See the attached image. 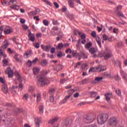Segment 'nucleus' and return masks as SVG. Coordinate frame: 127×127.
<instances>
[{
    "label": "nucleus",
    "instance_id": "nucleus-60",
    "mask_svg": "<svg viewBox=\"0 0 127 127\" xmlns=\"http://www.w3.org/2000/svg\"><path fill=\"white\" fill-rule=\"evenodd\" d=\"M36 36L37 38H39V37H41L42 36V34H41V33H38L36 35Z\"/></svg>",
    "mask_w": 127,
    "mask_h": 127
},
{
    "label": "nucleus",
    "instance_id": "nucleus-3",
    "mask_svg": "<svg viewBox=\"0 0 127 127\" xmlns=\"http://www.w3.org/2000/svg\"><path fill=\"white\" fill-rule=\"evenodd\" d=\"M15 75L16 81H18L20 82L19 84L18 90L21 91H22V89H23V84L21 83V82H22V78L20 77V74H19L18 72H16Z\"/></svg>",
    "mask_w": 127,
    "mask_h": 127
},
{
    "label": "nucleus",
    "instance_id": "nucleus-53",
    "mask_svg": "<svg viewBox=\"0 0 127 127\" xmlns=\"http://www.w3.org/2000/svg\"><path fill=\"white\" fill-rule=\"evenodd\" d=\"M34 47H35V48H39V47H40V45L39 44V43H37L36 44H34Z\"/></svg>",
    "mask_w": 127,
    "mask_h": 127
},
{
    "label": "nucleus",
    "instance_id": "nucleus-14",
    "mask_svg": "<svg viewBox=\"0 0 127 127\" xmlns=\"http://www.w3.org/2000/svg\"><path fill=\"white\" fill-rule=\"evenodd\" d=\"M57 122H58V118H54L51 119L48 121V124H49L50 125H54V124H55V123H57Z\"/></svg>",
    "mask_w": 127,
    "mask_h": 127
},
{
    "label": "nucleus",
    "instance_id": "nucleus-57",
    "mask_svg": "<svg viewBox=\"0 0 127 127\" xmlns=\"http://www.w3.org/2000/svg\"><path fill=\"white\" fill-rule=\"evenodd\" d=\"M37 60H38V58H35V59L33 60L32 61V63L33 64H36V62L37 61Z\"/></svg>",
    "mask_w": 127,
    "mask_h": 127
},
{
    "label": "nucleus",
    "instance_id": "nucleus-16",
    "mask_svg": "<svg viewBox=\"0 0 127 127\" xmlns=\"http://www.w3.org/2000/svg\"><path fill=\"white\" fill-rule=\"evenodd\" d=\"M70 97L71 95L65 96L64 98L61 102V104H66Z\"/></svg>",
    "mask_w": 127,
    "mask_h": 127
},
{
    "label": "nucleus",
    "instance_id": "nucleus-54",
    "mask_svg": "<svg viewBox=\"0 0 127 127\" xmlns=\"http://www.w3.org/2000/svg\"><path fill=\"white\" fill-rule=\"evenodd\" d=\"M116 92L117 95L119 96H122V92H121L120 90H116Z\"/></svg>",
    "mask_w": 127,
    "mask_h": 127
},
{
    "label": "nucleus",
    "instance_id": "nucleus-2",
    "mask_svg": "<svg viewBox=\"0 0 127 127\" xmlns=\"http://www.w3.org/2000/svg\"><path fill=\"white\" fill-rule=\"evenodd\" d=\"M108 120V116L106 115H100L97 117V123L98 125H104Z\"/></svg>",
    "mask_w": 127,
    "mask_h": 127
},
{
    "label": "nucleus",
    "instance_id": "nucleus-21",
    "mask_svg": "<svg viewBox=\"0 0 127 127\" xmlns=\"http://www.w3.org/2000/svg\"><path fill=\"white\" fill-rule=\"evenodd\" d=\"M96 69L97 70H100L99 72H102V71H105L106 66L99 65L98 67L96 68Z\"/></svg>",
    "mask_w": 127,
    "mask_h": 127
},
{
    "label": "nucleus",
    "instance_id": "nucleus-4",
    "mask_svg": "<svg viewBox=\"0 0 127 127\" xmlns=\"http://www.w3.org/2000/svg\"><path fill=\"white\" fill-rule=\"evenodd\" d=\"M98 56L99 57H104V59L105 60H107V59H109V58H111L112 56H113V55H112V53L111 52H99Z\"/></svg>",
    "mask_w": 127,
    "mask_h": 127
},
{
    "label": "nucleus",
    "instance_id": "nucleus-7",
    "mask_svg": "<svg viewBox=\"0 0 127 127\" xmlns=\"http://www.w3.org/2000/svg\"><path fill=\"white\" fill-rule=\"evenodd\" d=\"M108 125H110V126H116L117 125V119L116 117L111 118L108 122Z\"/></svg>",
    "mask_w": 127,
    "mask_h": 127
},
{
    "label": "nucleus",
    "instance_id": "nucleus-50",
    "mask_svg": "<svg viewBox=\"0 0 127 127\" xmlns=\"http://www.w3.org/2000/svg\"><path fill=\"white\" fill-rule=\"evenodd\" d=\"M8 63V61L6 59H4L2 60V63H3L4 64H7Z\"/></svg>",
    "mask_w": 127,
    "mask_h": 127
},
{
    "label": "nucleus",
    "instance_id": "nucleus-62",
    "mask_svg": "<svg viewBox=\"0 0 127 127\" xmlns=\"http://www.w3.org/2000/svg\"><path fill=\"white\" fill-rule=\"evenodd\" d=\"M103 38L105 41L108 40V36L107 35H103Z\"/></svg>",
    "mask_w": 127,
    "mask_h": 127
},
{
    "label": "nucleus",
    "instance_id": "nucleus-19",
    "mask_svg": "<svg viewBox=\"0 0 127 127\" xmlns=\"http://www.w3.org/2000/svg\"><path fill=\"white\" fill-rule=\"evenodd\" d=\"M89 52L90 54H95L97 52V49L95 48L92 47L89 49Z\"/></svg>",
    "mask_w": 127,
    "mask_h": 127
},
{
    "label": "nucleus",
    "instance_id": "nucleus-32",
    "mask_svg": "<svg viewBox=\"0 0 127 127\" xmlns=\"http://www.w3.org/2000/svg\"><path fill=\"white\" fill-rule=\"evenodd\" d=\"M68 121L67 120H64L63 121V123H62V126L63 127H66L68 126Z\"/></svg>",
    "mask_w": 127,
    "mask_h": 127
},
{
    "label": "nucleus",
    "instance_id": "nucleus-15",
    "mask_svg": "<svg viewBox=\"0 0 127 127\" xmlns=\"http://www.w3.org/2000/svg\"><path fill=\"white\" fill-rule=\"evenodd\" d=\"M3 44L1 46V48H3V49H6L8 47V45H9V43L8 42V41L5 40Z\"/></svg>",
    "mask_w": 127,
    "mask_h": 127
},
{
    "label": "nucleus",
    "instance_id": "nucleus-42",
    "mask_svg": "<svg viewBox=\"0 0 127 127\" xmlns=\"http://www.w3.org/2000/svg\"><path fill=\"white\" fill-rule=\"evenodd\" d=\"M55 92V88H51L50 89L49 92L51 95H52L53 94H54Z\"/></svg>",
    "mask_w": 127,
    "mask_h": 127
},
{
    "label": "nucleus",
    "instance_id": "nucleus-45",
    "mask_svg": "<svg viewBox=\"0 0 127 127\" xmlns=\"http://www.w3.org/2000/svg\"><path fill=\"white\" fill-rule=\"evenodd\" d=\"M29 15H36L35 11H32L29 13Z\"/></svg>",
    "mask_w": 127,
    "mask_h": 127
},
{
    "label": "nucleus",
    "instance_id": "nucleus-25",
    "mask_svg": "<svg viewBox=\"0 0 127 127\" xmlns=\"http://www.w3.org/2000/svg\"><path fill=\"white\" fill-rule=\"evenodd\" d=\"M33 71L34 75H37V73H39V71H40V69L38 67H34L33 69Z\"/></svg>",
    "mask_w": 127,
    "mask_h": 127
},
{
    "label": "nucleus",
    "instance_id": "nucleus-30",
    "mask_svg": "<svg viewBox=\"0 0 127 127\" xmlns=\"http://www.w3.org/2000/svg\"><path fill=\"white\" fill-rule=\"evenodd\" d=\"M96 42L100 47H102V44L101 43V39L100 37H96Z\"/></svg>",
    "mask_w": 127,
    "mask_h": 127
},
{
    "label": "nucleus",
    "instance_id": "nucleus-37",
    "mask_svg": "<svg viewBox=\"0 0 127 127\" xmlns=\"http://www.w3.org/2000/svg\"><path fill=\"white\" fill-rule=\"evenodd\" d=\"M115 64H116V65H118L119 67H120V68H122V66H121V65H122V63H121V62H120V61H116L115 62Z\"/></svg>",
    "mask_w": 127,
    "mask_h": 127
},
{
    "label": "nucleus",
    "instance_id": "nucleus-48",
    "mask_svg": "<svg viewBox=\"0 0 127 127\" xmlns=\"http://www.w3.org/2000/svg\"><path fill=\"white\" fill-rule=\"evenodd\" d=\"M53 21V24H54V25H57V24H58V22L57 21V20L53 19L52 20Z\"/></svg>",
    "mask_w": 127,
    "mask_h": 127
},
{
    "label": "nucleus",
    "instance_id": "nucleus-26",
    "mask_svg": "<svg viewBox=\"0 0 127 127\" xmlns=\"http://www.w3.org/2000/svg\"><path fill=\"white\" fill-rule=\"evenodd\" d=\"M68 2L70 7L73 8L75 6L74 5V0H68Z\"/></svg>",
    "mask_w": 127,
    "mask_h": 127
},
{
    "label": "nucleus",
    "instance_id": "nucleus-52",
    "mask_svg": "<svg viewBox=\"0 0 127 127\" xmlns=\"http://www.w3.org/2000/svg\"><path fill=\"white\" fill-rule=\"evenodd\" d=\"M54 4L56 8H59V4L57 2H54Z\"/></svg>",
    "mask_w": 127,
    "mask_h": 127
},
{
    "label": "nucleus",
    "instance_id": "nucleus-51",
    "mask_svg": "<svg viewBox=\"0 0 127 127\" xmlns=\"http://www.w3.org/2000/svg\"><path fill=\"white\" fill-rule=\"evenodd\" d=\"M123 8V6L119 5L117 7V10L118 12L120 11V10H121V9Z\"/></svg>",
    "mask_w": 127,
    "mask_h": 127
},
{
    "label": "nucleus",
    "instance_id": "nucleus-12",
    "mask_svg": "<svg viewBox=\"0 0 127 127\" xmlns=\"http://www.w3.org/2000/svg\"><path fill=\"white\" fill-rule=\"evenodd\" d=\"M28 36L31 41L34 42V41L35 40V36H34V34L31 33V32H29Z\"/></svg>",
    "mask_w": 127,
    "mask_h": 127
},
{
    "label": "nucleus",
    "instance_id": "nucleus-13",
    "mask_svg": "<svg viewBox=\"0 0 127 127\" xmlns=\"http://www.w3.org/2000/svg\"><path fill=\"white\" fill-rule=\"evenodd\" d=\"M32 50H28L25 52L24 55L26 58H29V57H30L31 55H32Z\"/></svg>",
    "mask_w": 127,
    "mask_h": 127
},
{
    "label": "nucleus",
    "instance_id": "nucleus-40",
    "mask_svg": "<svg viewBox=\"0 0 127 127\" xmlns=\"http://www.w3.org/2000/svg\"><path fill=\"white\" fill-rule=\"evenodd\" d=\"M74 92H75V90L74 89H71L70 90L67 91V94H69V95H70V96H72Z\"/></svg>",
    "mask_w": 127,
    "mask_h": 127
},
{
    "label": "nucleus",
    "instance_id": "nucleus-36",
    "mask_svg": "<svg viewBox=\"0 0 127 127\" xmlns=\"http://www.w3.org/2000/svg\"><path fill=\"white\" fill-rule=\"evenodd\" d=\"M63 47H64V45L62 43L59 44L57 46L58 49H59V50L62 49Z\"/></svg>",
    "mask_w": 127,
    "mask_h": 127
},
{
    "label": "nucleus",
    "instance_id": "nucleus-8",
    "mask_svg": "<svg viewBox=\"0 0 127 127\" xmlns=\"http://www.w3.org/2000/svg\"><path fill=\"white\" fill-rule=\"evenodd\" d=\"M16 3V0H4L3 2H2L3 5H9L10 3Z\"/></svg>",
    "mask_w": 127,
    "mask_h": 127
},
{
    "label": "nucleus",
    "instance_id": "nucleus-11",
    "mask_svg": "<svg viewBox=\"0 0 127 127\" xmlns=\"http://www.w3.org/2000/svg\"><path fill=\"white\" fill-rule=\"evenodd\" d=\"M2 91L5 94H7L8 93V88L7 87V85L6 84L4 83L2 86Z\"/></svg>",
    "mask_w": 127,
    "mask_h": 127
},
{
    "label": "nucleus",
    "instance_id": "nucleus-61",
    "mask_svg": "<svg viewBox=\"0 0 127 127\" xmlns=\"http://www.w3.org/2000/svg\"><path fill=\"white\" fill-rule=\"evenodd\" d=\"M23 99H25V100H27L28 99V94H25L23 96Z\"/></svg>",
    "mask_w": 127,
    "mask_h": 127
},
{
    "label": "nucleus",
    "instance_id": "nucleus-46",
    "mask_svg": "<svg viewBox=\"0 0 127 127\" xmlns=\"http://www.w3.org/2000/svg\"><path fill=\"white\" fill-rule=\"evenodd\" d=\"M67 80H68V79H67L66 78L61 79V80H60L61 84H64V83H65L66 82V81H67Z\"/></svg>",
    "mask_w": 127,
    "mask_h": 127
},
{
    "label": "nucleus",
    "instance_id": "nucleus-6",
    "mask_svg": "<svg viewBox=\"0 0 127 127\" xmlns=\"http://www.w3.org/2000/svg\"><path fill=\"white\" fill-rule=\"evenodd\" d=\"M5 74H8V78H12L13 76V71L11 70L10 67H8L5 71Z\"/></svg>",
    "mask_w": 127,
    "mask_h": 127
},
{
    "label": "nucleus",
    "instance_id": "nucleus-5",
    "mask_svg": "<svg viewBox=\"0 0 127 127\" xmlns=\"http://www.w3.org/2000/svg\"><path fill=\"white\" fill-rule=\"evenodd\" d=\"M75 57L78 58V60L88 59V56L86 55L83 51H80L79 53H76Z\"/></svg>",
    "mask_w": 127,
    "mask_h": 127
},
{
    "label": "nucleus",
    "instance_id": "nucleus-10",
    "mask_svg": "<svg viewBox=\"0 0 127 127\" xmlns=\"http://www.w3.org/2000/svg\"><path fill=\"white\" fill-rule=\"evenodd\" d=\"M84 121L86 124H90V123H92L93 122V119H92V117L90 116H86L84 117Z\"/></svg>",
    "mask_w": 127,
    "mask_h": 127
},
{
    "label": "nucleus",
    "instance_id": "nucleus-58",
    "mask_svg": "<svg viewBox=\"0 0 127 127\" xmlns=\"http://www.w3.org/2000/svg\"><path fill=\"white\" fill-rule=\"evenodd\" d=\"M17 56H18V54H16L15 55V56H14V59H15V60H16V61H19V59H18V58H17Z\"/></svg>",
    "mask_w": 127,
    "mask_h": 127
},
{
    "label": "nucleus",
    "instance_id": "nucleus-18",
    "mask_svg": "<svg viewBox=\"0 0 127 127\" xmlns=\"http://www.w3.org/2000/svg\"><path fill=\"white\" fill-rule=\"evenodd\" d=\"M112 93H106L105 94L106 100L107 101H109L111 100V98H112Z\"/></svg>",
    "mask_w": 127,
    "mask_h": 127
},
{
    "label": "nucleus",
    "instance_id": "nucleus-23",
    "mask_svg": "<svg viewBox=\"0 0 127 127\" xmlns=\"http://www.w3.org/2000/svg\"><path fill=\"white\" fill-rule=\"evenodd\" d=\"M17 89V86H12L10 89V91L12 92V94L15 95L16 94V89Z\"/></svg>",
    "mask_w": 127,
    "mask_h": 127
},
{
    "label": "nucleus",
    "instance_id": "nucleus-20",
    "mask_svg": "<svg viewBox=\"0 0 127 127\" xmlns=\"http://www.w3.org/2000/svg\"><path fill=\"white\" fill-rule=\"evenodd\" d=\"M121 75L123 77V79L125 80V81H127V74L125 71L121 70Z\"/></svg>",
    "mask_w": 127,
    "mask_h": 127
},
{
    "label": "nucleus",
    "instance_id": "nucleus-24",
    "mask_svg": "<svg viewBox=\"0 0 127 127\" xmlns=\"http://www.w3.org/2000/svg\"><path fill=\"white\" fill-rule=\"evenodd\" d=\"M11 9H14V10H18L19 9V6L17 5H12L10 6Z\"/></svg>",
    "mask_w": 127,
    "mask_h": 127
},
{
    "label": "nucleus",
    "instance_id": "nucleus-39",
    "mask_svg": "<svg viewBox=\"0 0 127 127\" xmlns=\"http://www.w3.org/2000/svg\"><path fill=\"white\" fill-rule=\"evenodd\" d=\"M47 4L50 5V6H52V3L50 2L48 0H43Z\"/></svg>",
    "mask_w": 127,
    "mask_h": 127
},
{
    "label": "nucleus",
    "instance_id": "nucleus-49",
    "mask_svg": "<svg viewBox=\"0 0 127 127\" xmlns=\"http://www.w3.org/2000/svg\"><path fill=\"white\" fill-rule=\"evenodd\" d=\"M87 82H88V79H83L82 82H81V84L82 85H84L85 84H87Z\"/></svg>",
    "mask_w": 127,
    "mask_h": 127
},
{
    "label": "nucleus",
    "instance_id": "nucleus-44",
    "mask_svg": "<svg viewBox=\"0 0 127 127\" xmlns=\"http://www.w3.org/2000/svg\"><path fill=\"white\" fill-rule=\"evenodd\" d=\"M117 15L119 16H121L122 17H125V15H124V14H123L122 12H119L117 13Z\"/></svg>",
    "mask_w": 127,
    "mask_h": 127
},
{
    "label": "nucleus",
    "instance_id": "nucleus-63",
    "mask_svg": "<svg viewBox=\"0 0 127 127\" xmlns=\"http://www.w3.org/2000/svg\"><path fill=\"white\" fill-rule=\"evenodd\" d=\"M51 53H55V48H51Z\"/></svg>",
    "mask_w": 127,
    "mask_h": 127
},
{
    "label": "nucleus",
    "instance_id": "nucleus-56",
    "mask_svg": "<svg viewBox=\"0 0 127 127\" xmlns=\"http://www.w3.org/2000/svg\"><path fill=\"white\" fill-rule=\"evenodd\" d=\"M50 101L52 103H53L54 102V96H50Z\"/></svg>",
    "mask_w": 127,
    "mask_h": 127
},
{
    "label": "nucleus",
    "instance_id": "nucleus-55",
    "mask_svg": "<svg viewBox=\"0 0 127 127\" xmlns=\"http://www.w3.org/2000/svg\"><path fill=\"white\" fill-rule=\"evenodd\" d=\"M91 35L92 36L95 38V37H96L97 34H96V32L95 31H93L92 33H91Z\"/></svg>",
    "mask_w": 127,
    "mask_h": 127
},
{
    "label": "nucleus",
    "instance_id": "nucleus-35",
    "mask_svg": "<svg viewBox=\"0 0 127 127\" xmlns=\"http://www.w3.org/2000/svg\"><path fill=\"white\" fill-rule=\"evenodd\" d=\"M47 61H46V60H43V61H42L41 62V65L42 66H45L46 65H47Z\"/></svg>",
    "mask_w": 127,
    "mask_h": 127
},
{
    "label": "nucleus",
    "instance_id": "nucleus-34",
    "mask_svg": "<svg viewBox=\"0 0 127 127\" xmlns=\"http://www.w3.org/2000/svg\"><path fill=\"white\" fill-rule=\"evenodd\" d=\"M40 101H41V94L38 93L37 95V102L38 103Z\"/></svg>",
    "mask_w": 127,
    "mask_h": 127
},
{
    "label": "nucleus",
    "instance_id": "nucleus-1",
    "mask_svg": "<svg viewBox=\"0 0 127 127\" xmlns=\"http://www.w3.org/2000/svg\"><path fill=\"white\" fill-rule=\"evenodd\" d=\"M48 74V71L44 70L41 72V75L38 76L37 85L38 87H43L50 83V79L45 76V75Z\"/></svg>",
    "mask_w": 127,
    "mask_h": 127
},
{
    "label": "nucleus",
    "instance_id": "nucleus-38",
    "mask_svg": "<svg viewBox=\"0 0 127 127\" xmlns=\"http://www.w3.org/2000/svg\"><path fill=\"white\" fill-rule=\"evenodd\" d=\"M43 23H44V25H45L46 26H48V25H49V23H48V21H47V20L46 19L43 20Z\"/></svg>",
    "mask_w": 127,
    "mask_h": 127
},
{
    "label": "nucleus",
    "instance_id": "nucleus-33",
    "mask_svg": "<svg viewBox=\"0 0 127 127\" xmlns=\"http://www.w3.org/2000/svg\"><path fill=\"white\" fill-rule=\"evenodd\" d=\"M32 62H31V61L30 60H28L27 63H26V64L27 65V66L28 67H31V66H32Z\"/></svg>",
    "mask_w": 127,
    "mask_h": 127
},
{
    "label": "nucleus",
    "instance_id": "nucleus-17",
    "mask_svg": "<svg viewBox=\"0 0 127 127\" xmlns=\"http://www.w3.org/2000/svg\"><path fill=\"white\" fill-rule=\"evenodd\" d=\"M39 111L40 115H43V113H44V105H40L39 107Z\"/></svg>",
    "mask_w": 127,
    "mask_h": 127
},
{
    "label": "nucleus",
    "instance_id": "nucleus-47",
    "mask_svg": "<svg viewBox=\"0 0 127 127\" xmlns=\"http://www.w3.org/2000/svg\"><path fill=\"white\" fill-rule=\"evenodd\" d=\"M67 17L70 18V19H73V18H74V16L72 14H67Z\"/></svg>",
    "mask_w": 127,
    "mask_h": 127
},
{
    "label": "nucleus",
    "instance_id": "nucleus-64",
    "mask_svg": "<svg viewBox=\"0 0 127 127\" xmlns=\"http://www.w3.org/2000/svg\"><path fill=\"white\" fill-rule=\"evenodd\" d=\"M80 36L81 39H85L86 38V35L85 34H82Z\"/></svg>",
    "mask_w": 127,
    "mask_h": 127
},
{
    "label": "nucleus",
    "instance_id": "nucleus-31",
    "mask_svg": "<svg viewBox=\"0 0 127 127\" xmlns=\"http://www.w3.org/2000/svg\"><path fill=\"white\" fill-rule=\"evenodd\" d=\"M28 90L30 93H33V92H34V90H35V88H34V87L32 86H30Z\"/></svg>",
    "mask_w": 127,
    "mask_h": 127
},
{
    "label": "nucleus",
    "instance_id": "nucleus-27",
    "mask_svg": "<svg viewBox=\"0 0 127 127\" xmlns=\"http://www.w3.org/2000/svg\"><path fill=\"white\" fill-rule=\"evenodd\" d=\"M89 94L91 95L92 98H95V97L98 95V92L96 91H91L89 92Z\"/></svg>",
    "mask_w": 127,
    "mask_h": 127
},
{
    "label": "nucleus",
    "instance_id": "nucleus-9",
    "mask_svg": "<svg viewBox=\"0 0 127 127\" xmlns=\"http://www.w3.org/2000/svg\"><path fill=\"white\" fill-rule=\"evenodd\" d=\"M41 47L43 51H46V52H49L50 49H51V45L44 46V45H41Z\"/></svg>",
    "mask_w": 127,
    "mask_h": 127
},
{
    "label": "nucleus",
    "instance_id": "nucleus-28",
    "mask_svg": "<svg viewBox=\"0 0 127 127\" xmlns=\"http://www.w3.org/2000/svg\"><path fill=\"white\" fill-rule=\"evenodd\" d=\"M0 56H2L3 58H6L7 57V55H6L5 53H4L2 50L0 51Z\"/></svg>",
    "mask_w": 127,
    "mask_h": 127
},
{
    "label": "nucleus",
    "instance_id": "nucleus-43",
    "mask_svg": "<svg viewBox=\"0 0 127 127\" xmlns=\"http://www.w3.org/2000/svg\"><path fill=\"white\" fill-rule=\"evenodd\" d=\"M103 78L101 77H96L95 78V81H97V82H100V81H102L103 80Z\"/></svg>",
    "mask_w": 127,
    "mask_h": 127
},
{
    "label": "nucleus",
    "instance_id": "nucleus-41",
    "mask_svg": "<svg viewBox=\"0 0 127 127\" xmlns=\"http://www.w3.org/2000/svg\"><path fill=\"white\" fill-rule=\"evenodd\" d=\"M4 32L5 34H9V33H10V32H11V30H10V29H8L6 30H4Z\"/></svg>",
    "mask_w": 127,
    "mask_h": 127
},
{
    "label": "nucleus",
    "instance_id": "nucleus-29",
    "mask_svg": "<svg viewBox=\"0 0 127 127\" xmlns=\"http://www.w3.org/2000/svg\"><path fill=\"white\" fill-rule=\"evenodd\" d=\"M40 119H39V118H37L35 120V124L36 125V127H39L40 126Z\"/></svg>",
    "mask_w": 127,
    "mask_h": 127
},
{
    "label": "nucleus",
    "instance_id": "nucleus-59",
    "mask_svg": "<svg viewBox=\"0 0 127 127\" xmlns=\"http://www.w3.org/2000/svg\"><path fill=\"white\" fill-rule=\"evenodd\" d=\"M57 69L60 70H62V69H63V66L61 65V64H59L58 65Z\"/></svg>",
    "mask_w": 127,
    "mask_h": 127
},
{
    "label": "nucleus",
    "instance_id": "nucleus-22",
    "mask_svg": "<svg viewBox=\"0 0 127 127\" xmlns=\"http://www.w3.org/2000/svg\"><path fill=\"white\" fill-rule=\"evenodd\" d=\"M92 45L93 43H92L91 41H89V42L87 43L85 46V49H90V47H92Z\"/></svg>",
    "mask_w": 127,
    "mask_h": 127
}]
</instances>
